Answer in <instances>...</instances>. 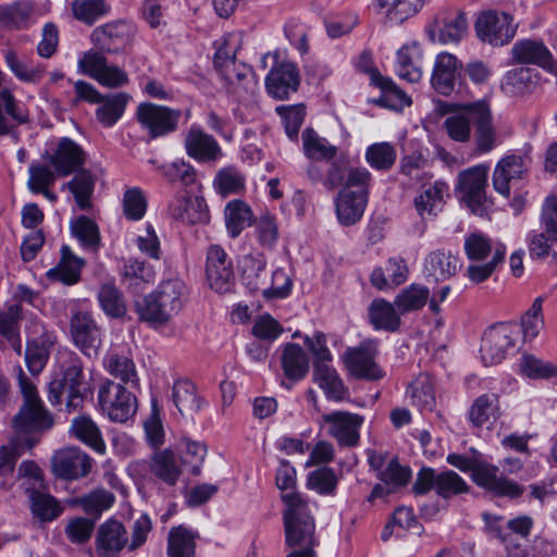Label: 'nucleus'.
<instances>
[{"label":"nucleus","mask_w":557,"mask_h":557,"mask_svg":"<svg viewBox=\"0 0 557 557\" xmlns=\"http://www.w3.org/2000/svg\"><path fill=\"white\" fill-rule=\"evenodd\" d=\"M242 46L240 33H228L219 44L213 63L226 90L239 101L252 97L258 90V79L253 70L244 62L236 60Z\"/></svg>","instance_id":"nucleus-1"},{"label":"nucleus","mask_w":557,"mask_h":557,"mask_svg":"<svg viewBox=\"0 0 557 557\" xmlns=\"http://www.w3.org/2000/svg\"><path fill=\"white\" fill-rule=\"evenodd\" d=\"M282 502L285 505L283 512L285 542L293 548L286 557H317L315 525L307 500L298 492H287L282 495Z\"/></svg>","instance_id":"nucleus-2"},{"label":"nucleus","mask_w":557,"mask_h":557,"mask_svg":"<svg viewBox=\"0 0 557 557\" xmlns=\"http://www.w3.org/2000/svg\"><path fill=\"white\" fill-rule=\"evenodd\" d=\"M86 391L83 362L75 354H69L63 362L61 379L49 384L48 399L52 405L65 403L69 410L81 406Z\"/></svg>","instance_id":"nucleus-3"},{"label":"nucleus","mask_w":557,"mask_h":557,"mask_svg":"<svg viewBox=\"0 0 557 557\" xmlns=\"http://www.w3.org/2000/svg\"><path fill=\"white\" fill-rule=\"evenodd\" d=\"M18 385L24 397V404L14 418V428L17 432H39L52 426L53 420L45 409L44 403L37 394L36 386L18 367Z\"/></svg>","instance_id":"nucleus-4"},{"label":"nucleus","mask_w":557,"mask_h":557,"mask_svg":"<svg viewBox=\"0 0 557 557\" xmlns=\"http://www.w3.org/2000/svg\"><path fill=\"white\" fill-rule=\"evenodd\" d=\"M475 33L478 38L493 47L508 45L516 36L518 25L509 13L486 10L481 12L475 21Z\"/></svg>","instance_id":"nucleus-5"},{"label":"nucleus","mask_w":557,"mask_h":557,"mask_svg":"<svg viewBox=\"0 0 557 557\" xmlns=\"http://www.w3.org/2000/svg\"><path fill=\"white\" fill-rule=\"evenodd\" d=\"M488 171L487 164H478L459 172L457 176L456 191L474 214L482 215L484 211Z\"/></svg>","instance_id":"nucleus-6"},{"label":"nucleus","mask_w":557,"mask_h":557,"mask_svg":"<svg viewBox=\"0 0 557 557\" xmlns=\"http://www.w3.org/2000/svg\"><path fill=\"white\" fill-rule=\"evenodd\" d=\"M98 403L112 422L123 423L137 411V399L122 384L104 382L98 391Z\"/></svg>","instance_id":"nucleus-7"},{"label":"nucleus","mask_w":557,"mask_h":557,"mask_svg":"<svg viewBox=\"0 0 557 557\" xmlns=\"http://www.w3.org/2000/svg\"><path fill=\"white\" fill-rule=\"evenodd\" d=\"M78 71L99 85L107 88H120L128 84L127 73L115 64H110L104 54L96 50H88L79 58Z\"/></svg>","instance_id":"nucleus-8"},{"label":"nucleus","mask_w":557,"mask_h":557,"mask_svg":"<svg viewBox=\"0 0 557 557\" xmlns=\"http://www.w3.org/2000/svg\"><path fill=\"white\" fill-rule=\"evenodd\" d=\"M519 337V327L515 323H499L488 327L480 347L482 361L486 364L502 362L508 351L513 349Z\"/></svg>","instance_id":"nucleus-9"},{"label":"nucleus","mask_w":557,"mask_h":557,"mask_svg":"<svg viewBox=\"0 0 557 557\" xmlns=\"http://www.w3.org/2000/svg\"><path fill=\"white\" fill-rule=\"evenodd\" d=\"M136 116L149 138L156 139L177 129L182 112L165 106L143 102L137 107Z\"/></svg>","instance_id":"nucleus-10"},{"label":"nucleus","mask_w":557,"mask_h":557,"mask_svg":"<svg viewBox=\"0 0 557 557\" xmlns=\"http://www.w3.org/2000/svg\"><path fill=\"white\" fill-rule=\"evenodd\" d=\"M363 417L348 411H332L321 414L320 426L341 447H356L360 441Z\"/></svg>","instance_id":"nucleus-11"},{"label":"nucleus","mask_w":557,"mask_h":557,"mask_svg":"<svg viewBox=\"0 0 557 557\" xmlns=\"http://www.w3.org/2000/svg\"><path fill=\"white\" fill-rule=\"evenodd\" d=\"M377 346L376 339H366L359 346L346 350L344 361L351 375L364 380H380L384 376L383 370L374 360Z\"/></svg>","instance_id":"nucleus-12"},{"label":"nucleus","mask_w":557,"mask_h":557,"mask_svg":"<svg viewBox=\"0 0 557 557\" xmlns=\"http://www.w3.org/2000/svg\"><path fill=\"white\" fill-rule=\"evenodd\" d=\"M206 278L210 288L220 294L230 292L234 285L233 262L218 244H212L207 249Z\"/></svg>","instance_id":"nucleus-13"},{"label":"nucleus","mask_w":557,"mask_h":557,"mask_svg":"<svg viewBox=\"0 0 557 557\" xmlns=\"http://www.w3.org/2000/svg\"><path fill=\"white\" fill-rule=\"evenodd\" d=\"M134 35L135 28L132 24L116 21L95 28L90 38L97 52L114 54L129 46Z\"/></svg>","instance_id":"nucleus-14"},{"label":"nucleus","mask_w":557,"mask_h":557,"mask_svg":"<svg viewBox=\"0 0 557 557\" xmlns=\"http://www.w3.org/2000/svg\"><path fill=\"white\" fill-rule=\"evenodd\" d=\"M471 479L479 487L499 497L517 498L524 492L523 486L500 475L497 466L482 459L476 463Z\"/></svg>","instance_id":"nucleus-15"},{"label":"nucleus","mask_w":557,"mask_h":557,"mask_svg":"<svg viewBox=\"0 0 557 557\" xmlns=\"http://www.w3.org/2000/svg\"><path fill=\"white\" fill-rule=\"evenodd\" d=\"M530 158L527 154H506L495 165L493 187L495 191L508 198L511 184L524 177L529 170Z\"/></svg>","instance_id":"nucleus-16"},{"label":"nucleus","mask_w":557,"mask_h":557,"mask_svg":"<svg viewBox=\"0 0 557 557\" xmlns=\"http://www.w3.org/2000/svg\"><path fill=\"white\" fill-rule=\"evenodd\" d=\"M46 160L59 176H67L83 166L85 152L76 141L62 137L55 146L46 151Z\"/></svg>","instance_id":"nucleus-17"},{"label":"nucleus","mask_w":557,"mask_h":557,"mask_svg":"<svg viewBox=\"0 0 557 557\" xmlns=\"http://www.w3.org/2000/svg\"><path fill=\"white\" fill-rule=\"evenodd\" d=\"M474 112V144L478 154H486L494 150L499 141L496 127L493 124L491 104L486 99L473 101Z\"/></svg>","instance_id":"nucleus-18"},{"label":"nucleus","mask_w":557,"mask_h":557,"mask_svg":"<svg viewBox=\"0 0 557 557\" xmlns=\"http://www.w3.org/2000/svg\"><path fill=\"white\" fill-rule=\"evenodd\" d=\"M300 75L298 67L290 61L276 62L265 77V89L269 96L285 100L298 90Z\"/></svg>","instance_id":"nucleus-19"},{"label":"nucleus","mask_w":557,"mask_h":557,"mask_svg":"<svg viewBox=\"0 0 557 557\" xmlns=\"http://www.w3.org/2000/svg\"><path fill=\"white\" fill-rule=\"evenodd\" d=\"M70 331L75 346L81 351L92 357L98 354L101 346V331L88 312L78 311L70 321Z\"/></svg>","instance_id":"nucleus-20"},{"label":"nucleus","mask_w":557,"mask_h":557,"mask_svg":"<svg viewBox=\"0 0 557 557\" xmlns=\"http://www.w3.org/2000/svg\"><path fill=\"white\" fill-rule=\"evenodd\" d=\"M91 458L77 447L58 450L52 457L54 473L65 480L86 476L91 470Z\"/></svg>","instance_id":"nucleus-21"},{"label":"nucleus","mask_w":557,"mask_h":557,"mask_svg":"<svg viewBox=\"0 0 557 557\" xmlns=\"http://www.w3.org/2000/svg\"><path fill=\"white\" fill-rule=\"evenodd\" d=\"M513 60L521 64H534L557 76V61L542 40L520 39L511 48Z\"/></svg>","instance_id":"nucleus-22"},{"label":"nucleus","mask_w":557,"mask_h":557,"mask_svg":"<svg viewBox=\"0 0 557 557\" xmlns=\"http://www.w3.org/2000/svg\"><path fill=\"white\" fill-rule=\"evenodd\" d=\"M184 147L186 153L198 162H214L222 157V149L215 138L196 124L186 132Z\"/></svg>","instance_id":"nucleus-23"},{"label":"nucleus","mask_w":557,"mask_h":557,"mask_svg":"<svg viewBox=\"0 0 557 557\" xmlns=\"http://www.w3.org/2000/svg\"><path fill=\"white\" fill-rule=\"evenodd\" d=\"M467 29L466 15L454 11L437 18L428 33L431 41L449 45L458 44L466 36Z\"/></svg>","instance_id":"nucleus-24"},{"label":"nucleus","mask_w":557,"mask_h":557,"mask_svg":"<svg viewBox=\"0 0 557 557\" xmlns=\"http://www.w3.org/2000/svg\"><path fill=\"white\" fill-rule=\"evenodd\" d=\"M473 102L449 104L444 127L449 138L457 143H468L472 135L474 112L471 110Z\"/></svg>","instance_id":"nucleus-25"},{"label":"nucleus","mask_w":557,"mask_h":557,"mask_svg":"<svg viewBox=\"0 0 557 557\" xmlns=\"http://www.w3.org/2000/svg\"><path fill=\"white\" fill-rule=\"evenodd\" d=\"M369 201L367 193L342 189L335 199V211L338 222L344 226L358 223Z\"/></svg>","instance_id":"nucleus-26"},{"label":"nucleus","mask_w":557,"mask_h":557,"mask_svg":"<svg viewBox=\"0 0 557 557\" xmlns=\"http://www.w3.org/2000/svg\"><path fill=\"white\" fill-rule=\"evenodd\" d=\"M127 544V532L117 520L102 523L97 533V552L102 557H115Z\"/></svg>","instance_id":"nucleus-27"},{"label":"nucleus","mask_w":557,"mask_h":557,"mask_svg":"<svg viewBox=\"0 0 557 557\" xmlns=\"http://www.w3.org/2000/svg\"><path fill=\"white\" fill-rule=\"evenodd\" d=\"M459 67H461V63L454 54L438 53L431 77L433 88L441 95H450L455 88L456 71Z\"/></svg>","instance_id":"nucleus-28"},{"label":"nucleus","mask_w":557,"mask_h":557,"mask_svg":"<svg viewBox=\"0 0 557 557\" xmlns=\"http://www.w3.org/2000/svg\"><path fill=\"white\" fill-rule=\"evenodd\" d=\"M171 215L188 224L207 223L209 211L202 197L182 196L175 198L169 206Z\"/></svg>","instance_id":"nucleus-29"},{"label":"nucleus","mask_w":557,"mask_h":557,"mask_svg":"<svg viewBox=\"0 0 557 557\" xmlns=\"http://www.w3.org/2000/svg\"><path fill=\"white\" fill-rule=\"evenodd\" d=\"M85 260L77 257L69 246L63 245L59 263L49 269L46 275L50 281L74 285L81 280Z\"/></svg>","instance_id":"nucleus-30"},{"label":"nucleus","mask_w":557,"mask_h":557,"mask_svg":"<svg viewBox=\"0 0 557 557\" xmlns=\"http://www.w3.org/2000/svg\"><path fill=\"white\" fill-rule=\"evenodd\" d=\"M281 368L284 375L293 382L306 377L310 368V360L304 348L295 343H287L281 347Z\"/></svg>","instance_id":"nucleus-31"},{"label":"nucleus","mask_w":557,"mask_h":557,"mask_svg":"<svg viewBox=\"0 0 557 557\" xmlns=\"http://www.w3.org/2000/svg\"><path fill=\"white\" fill-rule=\"evenodd\" d=\"M371 84L381 90L374 102L392 110H401L411 104V99L389 77L381 75L376 70L370 72Z\"/></svg>","instance_id":"nucleus-32"},{"label":"nucleus","mask_w":557,"mask_h":557,"mask_svg":"<svg viewBox=\"0 0 557 557\" xmlns=\"http://www.w3.org/2000/svg\"><path fill=\"white\" fill-rule=\"evenodd\" d=\"M153 292L158 295L161 307L170 320L182 310L188 295L186 284L178 277L162 281Z\"/></svg>","instance_id":"nucleus-33"},{"label":"nucleus","mask_w":557,"mask_h":557,"mask_svg":"<svg viewBox=\"0 0 557 557\" xmlns=\"http://www.w3.org/2000/svg\"><path fill=\"white\" fill-rule=\"evenodd\" d=\"M396 73L409 83H418L422 75V51L418 44L404 45L396 55Z\"/></svg>","instance_id":"nucleus-34"},{"label":"nucleus","mask_w":557,"mask_h":557,"mask_svg":"<svg viewBox=\"0 0 557 557\" xmlns=\"http://www.w3.org/2000/svg\"><path fill=\"white\" fill-rule=\"evenodd\" d=\"M448 191V185L443 181L423 185V190L414 198V208L422 219L432 218L442 210L444 195Z\"/></svg>","instance_id":"nucleus-35"},{"label":"nucleus","mask_w":557,"mask_h":557,"mask_svg":"<svg viewBox=\"0 0 557 557\" xmlns=\"http://www.w3.org/2000/svg\"><path fill=\"white\" fill-rule=\"evenodd\" d=\"M460 267L459 258L450 251L435 250L425 258L424 272L428 277L438 282L455 275Z\"/></svg>","instance_id":"nucleus-36"},{"label":"nucleus","mask_w":557,"mask_h":557,"mask_svg":"<svg viewBox=\"0 0 557 557\" xmlns=\"http://www.w3.org/2000/svg\"><path fill=\"white\" fill-rule=\"evenodd\" d=\"M199 537L197 531L184 525L172 527L168 534L169 557H195L196 540Z\"/></svg>","instance_id":"nucleus-37"},{"label":"nucleus","mask_w":557,"mask_h":557,"mask_svg":"<svg viewBox=\"0 0 557 557\" xmlns=\"http://www.w3.org/2000/svg\"><path fill=\"white\" fill-rule=\"evenodd\" d=\"M268 261L263 253H251L243 260V274L242 278L244 284L250 292H261L267 285V268Z\"/></svg>","instance_id":"nucleus-38"},{"label":"nucleus","mask_w":557,"mask_h":557,"mask_svg":"<svg viewBox=\"0 0 557 557\" xmlns=\"http://www.w3.org/2000/svg\"><path fill=\"white\" fill-rule=\"evenodd\" d=\"M224 220L227 234L236 238L248 226L251 225L253 213L251 208L240 199H234L225 206Z\"/></svg>","instance_id":"nucleus-39"},{"label":"nucleus","mask_w":557,"mask_h":557,"mask_svg":"<svg viewBox=\"0 0 557 557\" xmlns=\"http://www.w3.org/2000/svg\"><path fill=\"white\" fill-rule=\"evenodd\" d=\"M301 139L304 153L310 160L331 161L338 152L335 145H332L312 128H306L301 134Z\"/></svg>","instance_id":"nucleus-40"},{"label":"nucleus","mask_w":557,"mask_h":557,"mask_svg":"<svg viewBox=\"0 0 557 557\" xmlns=\"http://www.w3.org/2000/svg\"><path fill=\"white\" fill-rule=\"evenodd\" d=\"M368 315L375 330L395 332L400 326V317L394 305L385 299H374L369 307Z\"/></svg>","instance_id":"nucleus-41"},{"label":"nucleus","mask_w":557,"mask_h":557,"mask_svg":"<svg viewBox=\"0 0 557 557\" xmlns=\"http://www.w3.org/2000/svg\"><path fill=\"white\" fill-rule=\"evenodd\" d=\"M106 370L124 384L137 387L139 384L138 374L132 358L117 351H110L103 359Z\"/></svg>","instance_id":"nucleus-42"},{"label":"nucleus","mask_w":557,"mask_h":557,"mask_svg":"<svg viewBox=\"0 0 557 557\" xmlns=\"http://www.w3.org/2000/svg\"><path fill=\"white\" fill-rule=\"evenodd\" d=\"M156 278V272L151 265L138 259H128L124 264L122 281L129 289L137 293Z\"/></svg>","instance_id":"nucleus-43"},{"label":"nucleus","mask_w":557,"mask_h":557,"mask_svg":"<svg viewBox=\"0 0 557 557\" xmlns=\"http://www.w3.org/2000/svg\"><path fill=\"white\" fill-rule=\"evenodd\" d=\"M71 433L98 454L106 453V444L98 425L86 416L73 419Z\"/></svg>","instance_id":"nucleus-44"},{"label":"nucleus","mask_w":557,"mask_h":557,"mask_svg":"<svg viewBox=\"0 0 557 557\" xmlns=\"http://www.w3.org/2000/svg\"><path fill=\"white\" fill-rule=\"evenodd\" d=\"M26 493L30 500L32 512L40 521H52L63 512L62 506L52 495L30 487H27Z\"/></svg>","instance_id":"nucleus-45"},{"label":"nucleus","mask_w":557,"mask_h":557,"mask_svg":"<svg viewBox=\"0 0 557 557\" xmlns=\"http://www.w3.org/2000/svg\"><path fill=\"white\" fill-rule=\"evenodd\" d=\"M22 308L18 304H11L0 309V334L8 339L11 347L20 355L22 343L20 338L18 322Z\"/></svg>","instance_id":"nucleus-46"},{"label":"nucleus","mask_w":557,"mask_h":557,"mask_svg":"<svg viewBox=\"0 0 557 557\" xmlns=\"http://www.w3.org/2000/svg\"><path fill=\"white\" fill-rule=\"evenodd\" d=\"M135 312L141 322L150 325H163L170 321L169 315L162 309L161 302L154 292L134 301Z\"/></svg>","instance_id":"nucleus-47"},{"label":"nucleus","mask_w":557,"mask_h":557,"mask_svg":"<svg viewBox=\"0 0 557 557\" xmlns=\"http://www.w3.org/2000/svg\"><path fill=\"white\" fill-rule=\"evenodd\" d=\"M406 395L411 404L421 411H432L435 407L433 383L425 374L419 375L409 384Z\"/></svg>","instance_id":"nucleus-48"},{"label":"nucleus","mask_w":557,"mask_h":557,"mask_svg":"<svg viewBox=\"0 0 557 557\" xmlns=\"http://www.w3.org/2000/svg\"><path fill=\"white\" fill-rule=\"evenodd\" d=\"M150 467L152 473L170 486L176 484L182 473L173 451L169 449L156 453Z\"/></svg>","instance_id":"nucleus-49"},{"label":"nucleus","mask_w":557,"mask_h":557,"mask_svg":"<svg viewBox=\"0 0 557 557\" xmlns=\"http://www.w3.org/2000/svg\"><path fill=\"white\" fill-rule=\"evenodd\" d=\"M313 379L327 398L334 400L343 398L345 393L343 381L331 363L313 368Z\"/></svg>","instance_id":"nucleus-50"},{"label":"nucleus","mask_w":557,"mask_h":557,"mask_svg":"<svg viewBox=\"0 0 557 557\" xmlns=\"http://www.w3.org/2000/svg\"><path fill=\"white\" fill-rule=\"evenodd\" d=\"M172 398L182 414H193L201 408L196 387L190 381H176L173 385Z\"/></svg>","instance_id":"nucleus-51"},{"label":"nucleus","mask_w":557,"mask_h":557,"mask_svg":"<svg viewBox=\"0 0 557 557\" xmlns=\"http://www.w3.org/2000/svg\"><path fill=\"white\" fill-rule=\"evenodd\" d=\"M98 301L103 312L110 318H122L126 313L124 296L112 283H106L100 286Z\"/></svg>","instance_id":"nucleus-52"},{"label":"nucleus","mask_w":557,"mask_h":557,"mask_svg":"<svg viewBox=\"0 0 557 557\" xmlns=\"http://www.w3.org/2000/svg\"><path fill=\"white\" fill-rule=\"evenodd\" d=\"M364 158L372 169L386 172L395 164L397 151L387 141L375 143L366 149Z\"/></svg>","instance_id":"nucleus-53"},{"label":"nucleus","mask_w":557,"mask_h":557,"mask_svg":"<svg viewBox=\"0 0 557 557\" xmlns=\"http://www.w3.org/2000/svg\"><path fill=\"white\" fill-rule=\"evenodd\" d=\"M246 177L234 166L221 169L214 177L213 185L222 196L237 195L245 190Z\"/></svg>","instance_id":"nucleus-54"},{"label":"nucleus","mask_w":557,"mask_h":557,"mask_svg":"<svg viewBox=\"0 0 557 557\" xmlns=\"http://www.w3.org/2000/svg\"><path fill=\"white\" fill-rule=\"evenodd\" d=\"M74 196L79 209L86 210L90 207V197L94 193L95 181L88 171L77 172L74 177L63 185Z\"/></svg>","instance_id":"nucleus-55"},{"label":"nucleus","mask_w":557,"mask_h":557,"mask_svg":"<svg viewBox=\"0 0 557 557\" xmlns=\"http://www.w3.org/2000/svg\"><path fill=\"white\" fill-rule=\"evenodd\" d=\"M158 171L170 184L178 183L184 187H190L196 184L197 181L195 168L184 160H176L168 164L159 165Z\"/></svg>","instance_id":"nucleus-56"},{"label":"nucleus","mask_w":557,"mask_h":557,"mask_svg":"<svg viewBox=\"0 0 557 557\" xmlns=\"http://www.w3.org/2000/svg\"><path fill=\"white\" fill-rule=\"evenodd\" d=\"M127 101L128 96L123 92L103 99L96 110L98 121L106 127L113 126L123 115Z\"/></svg>","instance_id":"nucleus-57"},{"label":"nucleus","mask_w":557,"mask_h":557,"mask_svg":"<svg viewBox=\"0 0 557 557\" xmlns=\"http://www.w3.org/2000/svg\"><path fill=\"white\" fill-rule=\"evenodd\" d=\"M535 85L534 75L529 67H517L508 71L503 78V89L511 95H523Z\"/></svg>","instance_id":"nucleus-58"},{"label":"nucleus","mask_w":557,"mask_h":557,"mask_svg":"<svg viewBox=\"0 0 557 557\" xmlns=\"http://www.w3.org/2000/svg\"><path fill=\"white\" fill-rule=\"evenodd\" d=\"M338 478L333 468L320 467L308 474V488L320 495L333 496L336 493Z\"/></svg>","instance_id":"nucleus-59"},{"label":"nucleus","mask_w":557,"mask_h":557,"mask_svg":"<svg viewBox=\"0 0 557 557\" xmlns=\"http://www.w3.org/2000/svg\"><path fill=\"white\" fill-rule=\"evenodd\" d=\"M33 12L29 1L22 0L0 7V23L7 27H24Z\"/></svg>","instance_id":"nucleus-60"},{"label":"nucleus","mask_w":557,"mask_h":557,"mask_svg":"<svg viewBox=\"0 0 557 557\" xmlns=\"http://www.w3.org/2000/svg\"><path fill=\"white\" fill-rule=\"evenodd\" d=\"M429 294L426 287L411 284L397 295L395 306L400 313L419 310L426 304Z\"/></svg>","instance_id":"nucleus-61"},{"label":"nucleus","mask_w":557,"mask_h":557,"mask_svg":"<svg viewBox=\"0 0 557 557\" xmlns=\"http://www.w3.org/2000/svg\"><path fill=\"white\" fill-rule=\"evenodd\" d=\"M106 0H75L72 3V12L76 20L91 25L99 17L109 12Z\"/></svg>","instance_id":"nucleus-62"},{"label":"nucleus","mask_w":557,"mask_h":557,"mask_svg":"<svg viewBox=\"0 0 557 557\" xmlns=\"http://www.w3.org/2000/svg\"><path fill=\"white\" fill-rule=\"evenodd\" d=\"M543 301V297H536L530 309L521 317V331L524 341L534 339L544 326Z\"/></svg>","instance_id":"nucleus-63"},{"label":"nucleus","mask_w":557,"mask_h":557,"mask_svg":"<svg viewBox=\"0 0 557 557\" xmlns=\"http://www.w3.org/2000/svg\"><path fill=\"white\" fill-rule=\"evenodd\" d=\"M114 495L103 488H98L74 500L75 504L90 515H100L114 503Z\"/></svg>","instance_id":"nucleus-64"}]
</instances>
